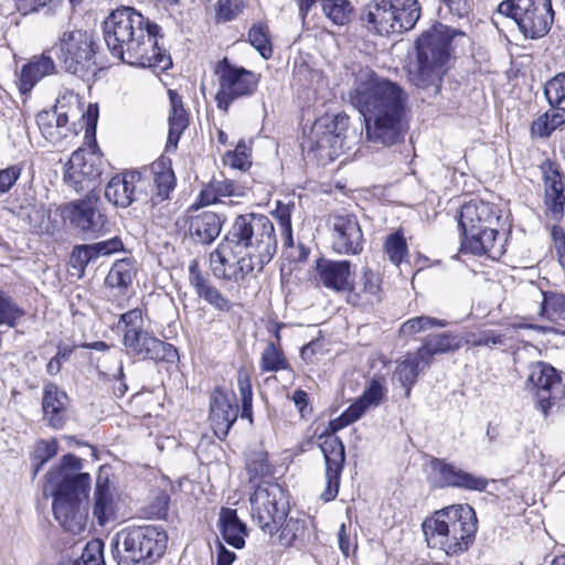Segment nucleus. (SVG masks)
<instances>
[{
  "label": "nucleus",
  "instance_id": "0e129e2a",
  "mask_svg": "<svg viewBox=\"0 0 565 565\" xmlns=\"http://www.w3.org/2000/svg\"><path fill=\"white\" fill-rule=\"evenodd\" d=\"M98 258L102 256H110L115 253L124 250V243L118 236L96 242L92 244Z\"/></svg>",
  "mask_w": 565,
  "mask_h": 565
},
{
  "label": "nucleus",
  "instance_id": "9d476101",
  "mask_svg": "<svg viewBox=\"0 0 565 565\" xmlns=\"http://www.w3.org/2000/svg\"><path fill=\"white\" fill-rule=\"evenodd\" d=\"M117 328L122 333L127 355L139 361L174 363L179 353L174 345L157 338L143 328L142 310L135 308L120 315Z\"/></svg>",
  "mask_w": 565,
  "mask_h": 565
},
{
  "label": "nucleus",
  "instance_id": "bb28decb",
  "mask_svg": "<svg viewBox=\"0 0 565 565\" xmlns=\"http://www.w3.org/2000/svg\"><path fill=\"white\" fill-rule=\"evenodd\" d=\"M392 0H374L362 13V21L380 35L397 33V22Z\"/></svg>",
  "mask_w": 565,
  "mask_h": 565
},
{
  "label": "nucleus",
  "instance_id": "412c9836",
  "mask_svg": "<svg viewBox=\"0 0 565 565\" xmlns=\"http://www.w3.org/2000/svg\"><path fill=\"white\" fill-rule=\"evenodd\" d=\"M431 468L439 476V480L437 481L439 488H457L467 491L483 492L489 484L487 478L465 471L441 459H434L431 461Z\"/></svg>",
  "mask_w": 565,
  "mask_h": 565
},
{
  "label": "nucleus",
  "instance_id": "4c0bfd02",
  "mask_svg": "<svg viewBox=\"0 0 565 565\" xmlns=\"http://www.w3.org/2000/svg\"><path fill=\"white\" fill-rule=\"evenodd\" d=\"M33 233L38 235L54 236L58 232V223L52 220L51 212L43 204L24 209L23 216Z\"/></svg>",
  "mask_w": 565,
  "mask_h": 565
},
{
  "label": "nucleus",
  "instance_id": "052dcab7",
  "mask_svg": "<svg viewBox=\"0 0 565 565\" xmlns=\"http://www.w3.org/2000/svg\"><path fill=\"white\" fill-rule=\"evenodd\" d=\"M238 387L242 397V418H247L252 423L253 418V392L249 377L247 375L238 377Z\"/></svg>",
  "mask_w": 565,
  "mask_h": 565
},
{
  "label": "nucleus",
  "instance_id": "b1692460",
  "mask_svg": "<svg viewBox=\"0 0 565 565\" xmlns=\"http://www.w3.org/2000/svg\"><path fill=\"white\" fill-rule=\"evenodd\" d=\"M545 198L544 202L550 216L559 221L564 215L565 183L562 173L552 163L542 166Z\"/></svg>",
  "mask_w": 565,
  "mask_h": 565
},
{
  "label": "nucleus",
  "instance_id": "603ef678",
  "mask_svg": "<svg viewBox=\"0 0 565 565\" xmlns=\"http://www.w3.org/2000/svg\"><path fill=\"white\" fill-rule=\"evenodd\" d=\"M384 250L394 265H399L408 254V247L402 231L390 234L384 243Z\"/></svg>",
  "mask_w": 565,
  "mask_h": 565
},
{
  "label": "nucleus",
  "instance_id": "4be33fe9",
  "mask_svg": "<svg viewBox=\"0 0 565 565\" xmlns=\"http://www.w3.org/2000/svg\"><path fill=\"white\" fill-rule=\"evenodd\" d=\"M518 329H532L536 330L541 333H547L555 331L552 327H543L539 324L531 323H520L513 324L510 328L503 331H497L492 329L481 330L478 332H472L468 335L466 342L470 347H487L490 349L500 348V349H511L515 344V331Z\"/></svg>",
  "mask_w": 565,
  "mask_h": 565
},
{
  "label": "nucleus",
  "instance_id": "bf43d9fd",
  "mask_svg": "<svg viewBox=\"0 0 565 565\" xmlns=\"http://www.w3.org/2000/svg\"><path fill=\"white\" fill-rule=\"evenodd\" d=\"M244 8V0H218L216 6V19L222 22L232 21L243 12Z\"/></svg>",
  "mask_w": 565,
  "mask_h": 565
},
{
  "label": "nucleus",
  "instance_id": "2eb2a0df",
  "mask_svg": "<svg viewBox=\"0 0 565 565\" xmlns=\"http://www.w3.org/2000/svg\"><path fill=\"white\" fill-rule=\"evenodd\" d=\"M215 75L218 81L215 99L224 111L235 99L253 95L259 82L256 73L232 64L226 57L217 63Z\"/></svg>",
  "mask_w": 565,
  "mask_h": 565
},
{
  "label": "nucleus",
  "instance_id": "7c9ffc66",
  "mask_svg": "<svg viewBox=\"0 0 565 565\" xmlns=\"http://www.w3.org/2000/svg\"><path fill=\"white\" fill-rule=\"evenodd\" d=\"M381 277L370 268H363L361 282L356 286L350 284L348 302L353 306H367L381 301Z\"/></svg>",
  "mask_w": 565,
  "mask_h": 565
},
{
  "label": "nucleus",
  "instance_id": "20e7f679",
  "mask_svg": "<svg viewBox=\"0 0 565 565\" xmlns=\"http://www.w3.org/2000/svg\"><path fill=\"white\" fill-rule=\"evenodd\" d=\"M92 479L87 472L52 469L46 475L44 493L53 498V513L60 525L77 535L86 530Z\"/></svg>",
  "mask_w": 565,
  "mask_h": 565
},
{
  "label": "nucleus",
  "instance_id": "9b49d317",
  "mask_svg": "<svg viewBox=\"0 0 565 565\" xmlns=\"http://www.w3.org/2000/svg\"><path fill=\"white\" fill-rule=\"evenodd\" d=\"M47 53L56 57L65 72L82 78L97 70L94 36L87 31H64Z\"/></svg>",
  "mask_w": 565,
  "mask_h": 565
},
{
  "label": "nucleus",
  "instance_id": "3c124183",
  "mask_svg": "<svg viewBox=\"0 0 565 565\" xmlns=\"http://www.w3.org/2000/svg\"><path fill=\"white\" fill-rule=\"evenodd\" d=\"M53 119L54 113L43 110L38 114L36 124L42 136L52 145H57L66 137V132L62 131Z\"/></svg>",
  "mask_w": 565,
  "mask_h": 565
},
{
  "label": "nucleus",
  "instance_id": "c03bdc74",
  "mask_svg": "<svg viewBox=\"0 0 565 565\" xmlns=\"http://www.w3.org/2000/svg\"><path fill=\"white\" fill-rule=\"evenodd\" d=\"M239 186L228 179H213L209 186L201 192L204 204H213L220 202L222 198L239 196Z\"/></svg>",
  "mask_w": 565,
  "mask_h": 565
},
{
  "label": "nucleus",
  "instance_id": "393cba45",
  "mask_svg": "<svg viewBox=\"0 0 565 565\" xmlns=\"http://www.w3.org/2000/svg\"><path fill=\"white\" fill-rule=\"evenodd\" d=\"M384 395L385 388L381 380L372 379L363 394L338 417L334 429H341L360 419L370 407L379 406Z\"/></svg>",
  "mask_w": 565,
  "mask_h": 565
},
{
  "label": "nucleus",
  "instance_id": "a18cd8bd",
  "mask_svg": "<svg viewBox=\"0 0 565 565\" xmlns=\"http://www.w3.org/2000/svg\"><path fill=\"white\" fill-rule=\"evenodd\" d=\"M540 316L551 321L565 320V294L542 291Z\"/></svg>",
  "mask_w": 565,
  "mask_h": 565
},
{
  "label": "nucleus",
  "instance_id": "ea45409f",
  "mask_svg": "<svg viewBox=\"0 0 565 565\" xmlns=\"http://www.w3.org/2000/svg\"><path fill=\"white\" fill-rule=\"evenodd\" d=\"M344 137L331 136L324 131H315L312 127V137L310 139L309 150L317 152L321 158L332 160L343 148Z\"/></svg>",
  "mask_w": 565,
  "mask_h": 565
},
{
  "label": "nucleus",
  "instance_id": "5701e85b",
  "mask_svg": "<svg viewBox=\"0 0 565 565\" xmlns=\"http://www.w3.org/2000/svg\"><path fill=\"white\" fill-rule=\"evenodd\" d=\"M350 277L349 260L319 258L316 263V280L327 289L335 292L348 291L351 284Z\"/></svg>",
  "mask_w": 565,
  "mask_h": 565
},
{
  "label": "nucleus",
  "instance_id": "4468645a",
  "mask_svg": "<svg viewBox=\"0 0 565 565\" xmlns=\"http://www.w3.org/2000/svg\"><path fill=\"white\" fill-rule=\"evenodd\" d=\"M498 12L512 18L523 35L533 40L547 34L554 21L551 0H504Z\"/></svg>",
  "mask_w": 565,
  "mask_h": 565
},
{
  "label": "nucleus",
  "instance_id": "680f3d73",
  "mask_svg": "<svg viewBox=\"0 0 565 565\" xmlns=\"http://www.w3.org/2000/svg\"><path fill=\"white\" fill-rule=\"evenodd\" d=\"M23 163H15L0 169V195L8 193L21 177Z\"/></svg>",
  "mask_w": 565,
  "mask_h": 565
},
{
  "label": "nucleus",
  "instance_id": "0eeeda50",
  "mask_svg": "<svg viewBox=\"0 0 565 565\" xmlns=\"http://www.w3.org/2000/svg\"><path fill=\"white\" fill-rule=\"evenodd\" d=\"M499 220V210L489 202L471 200L465 203L459 214L462 250L499 259L505 253V238L497 230Z\"/></svg>",
  "mask_w": 565,
  "mask_h": 565
},
{
  "label": "nucleus",
  "instance_id": "f704fd0d",
  "mask_svg": "<svg viewBox=\"0 0 565 565\" xmlns=\"http://www.w3.org/2000/svg\"><path fill=\"white\" fill-rule=\"evenodd\" d=\"M218 526L223 540L235 548H242L245 545L247 529L243 523L237 511L230 508H222L218 516Z\"/></svg>",
  "mask_w": 565,
  "mask_h": 565
},
{
  "label": "nucleus",
  "instance_id": "4d7b16f0",
  "mask_svg": "<svg viewBox=\"0 0 565 565\" xmlns=\"http://www.w3.org/2000/svg\"><path fill=\"white\" fill-rule=\"evenodd\" d=\"M58 445L55 439L40 440L33 452V461L35 462V469L33 475L35 476L41 467L52 459L57 454Z\"/></svg>",
  "mask_w": 565,
  "mask_h": 565
},
{
  "label": "nucleus",
  "instance_id": "7ed1b4c3",
  "mask_svg": "<svg viewBox=\"0 0 565 565\" xmlns=\"http://www.w3.org/2000/svg\"><path fill=\"white\" fill-rule=\"evenodd\" d=\"M159 30L158 24L130 7L116 9L103 23L104 40L113 56L132 66L163 72L172 61L158 45Z\"/></svg>",
  "mask_w": 565,
  "mask_h": 565
},
{
  "label": "nucleus",
  "instance_id": "f257e3e1",
  "mask_svg": "<svg viewBox=\"0 0 565 565\" xmlns=\"http://www.w3.org/2000/svg\"><path fill=\"white\" fill-rule=\"evenodd\" d=\"M276 252L277 237L271 220L260 213L241 214L211 253V268L217 278L239 284L255 270L262 271Z\"/></svg>",
  "mask_w": 565,
  "mask_h": 565
},
{
  "label": "nucleus",
  "instance_id": "cd10ccee",
  "mask_svg": "<svg viewBox=\"0 0 565 565\" xmlns=\"http://www.w3.org/2000/svg\"><path fill=\"white\" fill-rule=\"evenodd\" d=\"M224 218L212 211L199 212L189 218V234L199 244L210 245L221 234Z\"/></svg>",
  "mask_w": 565,
  "mask_h": 565
},
{
  "label": "nucleus",
  "instance_id": "69168bd1",
  "mask_svg": "<svg viewBox=\"0 0 565 565\" xmlns=\"http://www.w3.org/2000/svg\"><path fill=\"white\" fill-rule=\"evenodd\" d=\"M292 205L277 202L276 209L273 211V216L278 221L280 228L291 226V210Z\"/></svg>",
  "mask_w": 565,
  "mask_h": 565
},
{
  "label": "nucleus",
  "instance_id": "49530a36",
  "mask_svg": "<svg viewBox=\"0 0 565 565\" xmlns=\"http://www.w3.org/2000/svg\"><path fill=\"white\" fill-rule=\"evenodd\" d=\"M24 316V309L8 292L0 289V326L15 328Z\"/></svg>",
  "mask_w": 565,
  "mask_h": 565
},
{
  "label": "nucleus",
  "instance_id": "6e6d98bb",
  "mask_svg": "<svg viewBox=\"0 0 565 565\" xmlns=\"http://www.w3.org/2000/svg\"><path fill=\"white\" fill-rule=\"evenodd\" d=\"M249 149L246 143L241 140L233 151H228L224 157V164L232 169L245 171L250 166Z\"/></svg>",
  "mask_w": 565,
  "mask_h": 565
},
{
  "label": "nucleus",
  "instance_id": "13d9d810",
  "mask_svg": "<svg viewBox=\"0 0 565 565\" xmlns=\"http://www.w3.org/2000/svg\"><path fill=\"white\" fill-rule=\"evenodd\" d=\"M281 532L279 535L280 544L284 546H291L295 541L303 534L305 523L298 519L289 518L284 521L280 526Z\"/></svg>",
  "mask_w": 565,
  "mask_h": 565
},
{
  "label": "nucleus",
  "instance_id": "a19ab883",
  "mask_svg": "<svg viewBox=\"0 0 565 565\" xmlns=\"http://www.w3.org/2000/svg\"><path fill=\"white\" fill-rule=\"evenodd\" d=\"M274 470V466L269 462L266 452L253 451L248 455L246 471L249 483H253L254 487L263 481H268L267 478L273 477Z\"/></svg>",
  "mask_w": 565,
  "mask_h": 565
},
{
  "label": "nucleus",
  "instance_id": "c756f323",
  "mask_svg": "<svg viewBox=\"0 0 565 565\" xmlns=\"http://www.w3.org/2000/svg\"><path fill=\"white\" fill-rule=\"evenodd\" d=\"M298 4L299 17L302 23H306L307 17L311 8L320 2L321 9L326 18L335 25L347 24L352 14V7L348 0H295Z\"/></svg>",
  "mask_w": 565,
  "mask_h": 565
},
{
  "label": "nucleus",
  "instance_id": "c85d7f7f",
  "mask_svg": "<svg viewBox=\"0 0 565 565\" xmlns=\"http://www.w3.org/2000/svg\"><path fill=\"white\" fill-rule=\"evenodd\" d=\"M55 68V63L50 53L44 52L42 55L33 57L21 68L18 81L19 92L22 95L29 94L38 82L43 77L53 74Z\"/></svg>",
  "mask_w": 565,
  "mask_h": 565
},
{
  "label": "nucleus",
  "instance_id": "f3484780",
  "mask_svg": "<svg viewBox=\"0 0 565 565\" xmlns=\"http://www.w3.org/2000/svg\"><path fill=\"white\" fill-rule=\"evenodd\" d=\"M98 193H87L84 199L74 200L58 207L64 221L86 236L104 233L107 217L98 210Z\"/></svg>",
  "mask_w": 565,
  "mask_h": 565
},
{
  "label": "nucleus",
  "instance_id": "dca6fc26",
  "mask_svg": "<svg viewBox=\"0 0 565 565\" xmlns=\"http://www.w3.org/2000/svg\"><path fill=\"white\" fill-rule=\"evenodd\" d=\"M338 425V418L331 420L324 433L320 434L319 447L323 454L326 462V489L320 498L324 502L335 499L339 492L340 477L345 462V449L342 440L335 435L339 429H333Z\"/></svg>",
  "mask_w": 565,
  "mask_h": 565
},
{
  "label": "nucleus",
  "instance_id": "774afa93",
  "mask_svg": "<svg viewBox=\"0 0 565 565\" xmlns=\"http://www.w3.org/2000/svg\"><path fill=\"white\" fill-rule=\"evenodd\" d=\"M17 10L23 15L38 11L51 0H13Z\"/></svg>",
  "mask_w": 565,
  "mask_h": 565
},
{
  "label": "nucleus",
  "instance_id": "864d4df0",
  "mask_svg": "<svg viewBox=\"0 0 565 565\" xmlns=\"http://www.w3.org/2000/svg\"><path fill=\"white\" fill-rule=\"evenodd\" d=\"M544 96L551 107L565 100V72L556 74L544 85Z\"/></svg>",
  "mask_w": 565,
  "mask_h": 565
},
{
  "label": "nucleus",
  "instance_id": "ddd939ff",
  "mask_svg": "<svg viewBox=\"0 0 565 565\" xmlns=\"http://www.w3.org/2000/svg\"><path fill=\"white\" fill-rule=\"evenodd\" d=\"M525 390L533 395L536 409L545 418L555 407H565V382L558 371L546 362L529 364Z\"/></svg>",
  "mask_w": 565,
  "mask_h": 565
},
{
  "label": "nucleus",
  "instance_id": "5fc2aeb1",
  "mask_svg": "<svg viewBox=\"0 0 565 565\" xmlns=\"http://www.w3.org/2000/svg\"><path fill=\"white\" fill-rule=\"evenodd\" d=\"M97 259L98 256L92 244L77 245L73 248L71 254L72 266L75 269H78L82 275L84 274L85 268Z\"/></svg>",
  "mask_w": 565,
  "mask_h": 565
},
{
  "label": "nucleus",
  "instance_id": "338daca9",
  "mask_svg": "<svg viewBox=\"0 0 565 565\" xmlns=\"http://www.w3.org/2000/svg\"><path fill=\"white\" fill-rule=\"evenodd\" d=\"M169 501L170 499L167 493H159L150 505V513L158 519L164 518L168 512Z\"/></svg>",
  "mask_w": 565,
  "mask_h": 565
},
{
  "label": "nucleus",
  "instance_id": "a878e982",
  "mask_svg": "<svg viewBox=\"0 0 565 565\" xmlns=\"http://www.w3.org/2000/svg\"><path fill=\"white\" fill-rule=\"evenodd\" d=\"M67 394L54 383L43 387L42 409L43 419L54 429H62L67 420Z\"/></svg>",
  "mask_w": 565,
  "mask_h": 565
},
{
  "label": "nucleus",
  "instance_id": "37998d69",
  "mask_svg": "<svg viewBox=\"0 0 565 565\" xmlns=\"http://www.w3.org/2000/svg\"><path fill=\"white\" fill-rule=\"evenodd\" d=\"M564 124L565 108L558 105L537 117L532 124V131L541 138H547Z\"/></svg>",
  "mask_w": 565,
  "mask_h": 565
},
{
  "label": "nucleus",
  "instance_id": "a211bd4d",
  "mask_svg": "<svg viewBox=\"0 0 565 565\" xmlns=\"http://www.w3.org/2000/svg\"><path fill=\"white\" fill-rule=\"evenodd\" d=\"M100 175L99 159L94 153L77 149L65 164L63 181L76 193L83 191L96 193L95 189L99 184Z\"/></svg>",
  "mask_w": 565,
  "mask_h": 565
},
{
  "label": "nucleus",
  "instance_id": "79ce46f5",
  "mask_svg": "<svg viewBox=\"0 0 565 565\" xmlns=\"http://www.w3.org/2000/svg\"><path fill=\"white\" fill-rule=\"evenodd\" d=\"M392 2L395 9L397 34L413 29L420 17V8L417 0H392Z\"/></svg>",
  "mask_w": 565,
  "mask_h": 565
},
{
  "label": "nucleus",
  "instance_id": "f8f14e48",
  "mask_svg": "<svg viewBox=\"0 0 565 565\" xmlns=\"http://www.w3.org/2000/svg\"><path fill=\"white\" fill-rule=\"evenodd\" d=\"M249 503L252 519L264 533L273 535L280 530L289 512V501L279 483L263 481L256 484Z\"/></svg>",
  "mask_w": 565,
  "mask_h": 565
},
{
  "label": "nucleus",
  "instance_id": "6e6552de",
  "mask_svg": "<svg viewBox=\"0 0 565 565\" xmlns=\"http://www.w3.org/2000/svg\"><path fill=\"white\" fill-rule=\"evenodd\" d=\"M477 522L476 512L470 505H450L426 519L423 532L429 547L439 548L447 555H457L472 544Z\"/></svg>",
  "mask_w": 565,
  "mask_h": 565
},
{
  "label": "nucleus",
  "instance_id": "f03ea898",
  "mask_svg": "<svg viewBox=\"0 0 565 565\" xmlns=\"http://www.w3.org/2000/svg\"><path fill=\"white\" fill-rule=\"evenodd\" d=\"M348 98L364 118L367 141L390 147L404 140L408 96L397 83L380 77L369 67L361 68Z\"/></svg>",
  "mask_w": 565,
  "mask_h": 565
},
{
  "label": "nucleus",
  "instance_id": "09e8293b",
  "mask_svg": "<svg viewBox=\"0 0 565 565\" xmlns=\"http://www.w3.org/2000/svg\"><path fill=\"white\" fill-rule=\"evenodd\" d=\"M248 41L263 58L269 60L271 57L273 45L269 39V29L266 24H253L248 31Z\"/></svg>",
  "mask_w": 565,
  "mask_h": 565
},
{
  "label": "nucleus",
  "instance_id": "473e14b6",
  "mask_svg": "<svg viewBox=\"0 0 565 565\" xmlns=\"http://www.w3.org/2000/svg\"><path fill=\"white\" fill-rule=\"evenodd\" d=\"M428 365L426 360L419 355L418 350L414 353H408L403 360L397 361L392 381L398 383L404 388L406 398L409 397L412 387L417 382L419 371Z\"/></svg>",
  "mask_w": 565,
  "mask_h": 565
},
{
  "label": "nucleus",
  "instance_id": "8fccbe9b",
  "mask_svg": "<svg viewBox=\"0 0 565 565\" xmlns=\"http://www.w3.org/2000/svg\"><path fill=\"white\" fill-rule=\"evenodd\" d=\"M313 126L315 131H324L331 136L344 137V132L349 127V116L343 113L333 116L326 115L317 119Z\"/></svg>",
  "mask_w": 565,
  "mask_h": 565
},
{
  "label": "nucleus",
  "instance_id": "1a4fd4ad",
  "mask_svg": "<svg viewBox=\"0 0 565 565\" xmlns=\"http://www.w3.org/2000/svg\"><path fill=\"white\" fill-rule=\"evenodd\" d=\"M168 534L158 525L127 526L113 540L118 565H153L166 553Z\"/></svg>",
  "mask_w": 565,
  "mask_h": 565
},
{
  "label": "nucleus",
  "instance_id": "6ab92c4d",
  "mask_svg": "<svg viewBox=\"0 0 565 565\" xmlns=\"http://www.w3.org/2000/svg\"><path fill=\"white\" fill-rule=\"evenodd\" d=\"M327 225L331 233V247L340 255H359L363 250V233L359 221L351 213H332Z\"/></svg>",
  "mask_w": 565,
  "mask_h": 565
},
{
  "label": "nucleus",
  "instance_id": "58836bf2",
  "mask_svg": "<svg viewBox=\"0 0 565 565\" xmlns=\"http://www.w3.org/2000/svg\"><path fill=\"white\" fill-rule=\"evenodd\" d=\"M136 276L135 263L130 258L116 260L109 269L105 284L109 288H116L124 294Z\"/></svg>",
  "mask_w": 565,
  "mask_h": 565
},
{
  "label": "nucleus",
  "instance_id": "aec40b11",
  "mask_svg": "<svg viewBox=\"0 0 565 565\" xmlns=\"http://www.w3.org/2000/svg\"><path fill=\"white\" fill-rule=\"evenodd\" d=\"M238 416V405L233 392L216 387L210 396V420L214 434L224 439Z\"/></svg>",
  "mask_w": 565,
  "mask_h": 565
},
{
  "label": "nucleus",
  "instance_id": "2f4dec72",
  "mask_svg": "<svg viewBox=\"0 0 565 565\" xmlns=\"http://www.w3.org/2000/svg\"><path fill=\"white\" fill-rule=\"evenodd\" d=\"M189 280L191 286L195 289L198 296L204 299L216 310L224 312L231 310V301L224 297L216 287L209 282V280L201 273L196 260H192L189 265Z\"/></svg>",
  "mask_w": 565,
  "mask_h": 565
},
{
  "label": "nucleus",
  "instance_id": "de8ad7c7",
  "mask_svg": "<svg viewBox=\"0 0 565 565\" xmlns=\"http://www.w3.org/2000/svg\"><path fill=\"white\" fill-rule=\"evenodd\" d=\"M259 366L263 372H278L287 370L289 367V363L285 358L280 345H278V343L269 342L262 354Z\"/></svg>",
  "mask_w": 565,
  "mask_h": 565
},
{
  "label": "nucleus",
  "instance_id": "e2e57ef3",
  "mask_svg": "<svg viewBox=\"0 0 565 565\" xmlns=\"http://www.w3.org/2000/svg\"><path fill=\"white\" fill-rule=\"evenodd\" d=\"M103 542L100 540L89 541L81 555L84 565H100L103 563Z\"/></svg>",
  "mask_w": 565,
  "mask_h": 565
},
{
  "label": "nucleus",
  "instance_id": "72a5a7b5",
  "mask_svg": "<svg viewBox=\"0 0 565 565\" xmlns=\"http://www.w3.org/2000/svg\"><path fill=\"white\" fill-rule=\"evenodd\" d=\"M169 98L171 111L169 116L168 140L166 145V150L168 152L174 151L178 148L180 137L189 125V116L183 107L181 96L173 90H169Z\"/></svg>",
  "mask_w": 565,
  "mask_h": 565
},
{
  "label": "nucleus",
  "instance_id": "39448f33",
  "mask_svg": "<svg viewBox=\"0 0 565 565\" xmlns=\"http://www.w3.org/2000/svg\"><path fill=\"white\" fill-rule=\"evenodd\" d=\"M462 32L438 23L419 36L415 43L416 56L407 66L411 84L423 90L437 94L448 70L450 43Z\"/></svg>",
  "mask_w": 565,
  "mask_h": 565
},
{
  "label": "nucleus",
  "instance_id": "423d86ee",
  "mask_svg": "<svg viewBox=\"0 0 565 565\" xmlns=\"http://www.w3.org/2000/svg\"><path fill=\"white\" fill-rule=\"evenodd\" d=\"M175 178L164 160L154 162L149 170L129 171L113 177L105 189V198L118 207H128L134 202L157 205L169 198Z\"/></svg>",
  "mask_w": 565,
  "mask_h": 565
},
{
  "label": "nucleus",
  "instance_id": "e433bc0d",
  "mask_svg": "<svg viewBox=\"0 0 565 565\" xmlns=\"http://www.w3.org/2000/svg\"><path fill=\"white\" fill-rule=\"evenodd\" d=\"M461 345L462 340L458 334L438 333L428 337L423 347L418 349V352L430 364L435 354L457 351Z\"/></svg>",
  "mask_w": 565,
  "mask_h": 565
},
{
  "label": "nucleus",
  "instance_id": "c9c22d12",
  "mask_svg": "<svg viewBox=\"0 0 565 565\" xmlns=\"http://www.w3.org/2000/svg\"><path fill=\"white\" fill-rule=\"evenodd\" d=\"M116 503L114 494L110 491L108 478L98 476L96 488L94 492V507L93 515L96 518L97 523L104 526L110 520L115 519Z\"/></svg>",
  "mask_w": 565,
  "mask_h": 565
}]
</instances>
